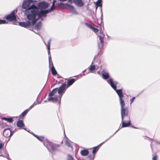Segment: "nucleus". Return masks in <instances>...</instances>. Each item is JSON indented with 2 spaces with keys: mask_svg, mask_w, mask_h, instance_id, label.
Masks as SVG:
<instances>
[{
  "mask_svg": "<svg viewBox=\"0 0 160 160\" xmlns=\"http://www.w3.org/2000/svg\"><path fill=\"white\" fill-rule=\"evenodd\" d=\"M33 135L38 140L43 142L44 145L46 147L48 151L52 154H54L56 152L58 151V148L60 145L56 144L45 139L44 137L41 136H38L33 134Z\"/></svg>",
  "mask_w": 160,
  "mask_h": 160,
  "instance_id": "obj_1",
  "label": "nucleus"
},
{
  "mask_svg": "<svg viewBox=\"0 0 160 160\" xmlns=\"http://www.w3.org/2000/svg\"><path fill=\"white\" fill-rule=\"evenodd\" d=\"M107 82L110 85L111 87L116 91L118 95L120 103L124 102L123 99L124 95L122 92V89H117V86L118 83V82L114 81L112 78H110L109 80H107Z\"/></svg>",
  "mask_w": 160,
  "mask_h": 160,
  "instance_id": "obj_2",
  "label": "nucleus"
},
{
  "mask_svg": "<svg viewBox=\"0 0 160 160\" xmlns=\"http://www.w3.org/2000/svg\"><path fill=\"white\" fill-rule=\"evenodd\" d=\"M32 0H28L24 1L22 5V8L24 9H26L25 11V14H26V13L28 11L31 10L32 9H34L36 7V6L34 4L31 5V3H33Z\"/></svg>",
  "mask_w": 160,
  "mask_h": 160,
  "instance_id": "obj_3",
  "label": "nucleus"
},
{
  "mask_svg": "<svg viewBox=\"0 0 160 160\" xmlns=\"http://www.w3.org/2000/svg\"><path fill=\"white\" fill-rule=\"evenodd\" d=\"M121 106V116L122 121L126 119H129V116L128 115V111L127 108L125 107V103H120Z\"/></svg>",
  "mask_w": 160,
  "mask_h": 160,
  "instance_id": "obj_4",
  "label": "nucleus"
},
{
  "mask_svg": "<svg viewBox=\"0 0 160 160\" xmlns=\"http://www.w3.org/2000/svg\"><path fill=\"white\" fill-rule=\"evenodd\" d=\"M63 82L64 81L62 80H60L57 82V83L58 84L62 83V85L58 89V92L59 94V99L60 100L61 99L62 96L68 88L65 82Z\"/></svg>",
  "mask_w": 160,
  "mask_h": 160,
  "instance_id": "obj_5",
  "label": "nucleus"
},
{
  "mask_svg": "<svg viewBox=\"0 0 160 160\" xmlns=\"http://www.w3.org/2000/svg\"><path fill=\"white\" fill-rule=\"evenodd\" d=\"M36 13H37L36 12L35 8L32 9V10H31V13L28 14L26 13V15H27L28 19L30 21H32L31 22L32 26H34V24L37 20L38 19L36 17L37 16Z\"/></svg>",
  "mask_w": 160,
  "mask_h": 160,
  "instance_id": "obj_6",
  "label": "nucleus"
},
{
  "mask_svg": "<svg viewBox=\"0 0 160 160\" xmlns=\"http://www.w3.org/2000/svg\"><path fill=\"white\" fill-rule=\"evenodd\" d=\"M35 9L38 18H41L42 17H47V14L52 11V8L47 10H39L37 6H36Z\"/></svg>",
  "mask_w": 160,
  "mask_h": 160,
  "instance_id": "obj_7",
  "label": "nucleus"
},
{
  "mask_svg": "<svg viewBox=\"0 0 160 160\" xmlns=\"http://www.w3.org/2000/svg\"><path fill=\"white\" fill-rule=\"evenodd\" d=\"M51 41V39H50L48 41V44H47L44 41V42L45 44L47 46L48 49V52L49 56V66L50 68V70H55V68L53 65L52 61V60L50 54V44Z\"/></svg>",
  "mask_w": 160,
  "mask_h": 160,
  "instance_id": "obj_8",
  "label": "nucleus"
},
{
  "mask_svg": "<svg viewBox=\"0 0 160 160\" xmlns=\"http://www.w3.org/2000/svg\"><path fill=\"white\" fill-rule=\"evenodd\" d=\"M49 3L47 2H45L44 1H42L37 4V6L38 9L44 10L47 9L49 6Z\"/></svg>",
  "mask_w": 160,
  "mask_h": 160,
  "instance_id": "obj_9",
  "label": "nucleus"
},
{
  "mask_svg": "<svg viewBox=\"0 0 160 160\" xmlns=\"http://www.w3.org/2000/svg\"><path fill=\"white\" fill-rule=\"evenodd\" d=\"M15 10L12 11L11 14H10L6 16V19L10 21L16 20V17L15 15Z\"/></svg>",
  "mask_w": 160,
  "mask_h": 160,
  "instance_id": "obj_10",
  "label": "nucleus"
},
{
  "mask_svg": "<svg viewBox=\"0 0 160 160\" xmlns=\"http://www.w3.org/2000/svg\"><path fill=\"white\" fill-rule=\"evenodd\" d=\"M19 25L21 27L26 28L32 27L33 26H32L31 22L28 21L26 22H20L19 23Z\"/></svg>",
  "mask_w": 160,
  "mask_h": 160,
  "instance_id": "obj_11",
  "label": "nucleus"
},
{
  "mask_svg": "<svg viewBox=\"0 0 160 160\" xmlns=\"http://www.w3.org/2000/svg\"><path fill=\"white\" fill-rule=\"evenodd\" d=\"M13 133V132H12L10 129H4L3 132V135L6 138L10 137L12 135Z\"/></svg>",
  "mask_w": 160,
  "mask_h": 160,
  "instance_id": "obj_12",
  "label": "nucleus"
},
{
  "mask_svg": "<svg viewBox=\"0 0 160 160\" xmlns=\"http://www.w3.org/2000/svg\"><path fill=\"white\" fill-rule=\"evenodd\" d=\"M122 127H126L129 126L131 125L130 118L126 119L122 121Z\"/></svg>",
  "mask_w": 160,
  "mask_h": 160,
  "instance_id": "obj_13",
  "label": "nucleus"
},
{
  "mask_svg": "<svg viewBox=\"0 0 160 160\" xmlns=\"http://www.w3.org/2000/svg\"><path fill=\"white\" fill-rule=\"evenodd\" d=\"M110 138H111V137H110L109 138H108V139L106 140L105 141L101 143H100V144H99L97 146L93 147V150H92V152L93 154V156L95 155V154L98 151L100 145L104 143H105Z\"/></svg>",
  "mask_w": 160,
  "mask_h": 160,
  "instance_id": "obj_14",
  "label": "nucleus"
},
{
  "mask_svg": "<svg viewBox=\"0 0 160 160\" xmlns=\"http://www.w3.org/2000/svg\"><path fill=\"white\" fill-rule=\"evenodd\" d=\"M100 42L98 44V49L99 52L100 51L101 48L103 47L104 43L103 38L101 36H98Z\"/></svg>",
  "mask_w": 160,
  "mask_h": 160,
  "instance_id": "obj_15",
  "label": "nucleus"
},
{
  "mask_svg": "<svg viewBox=\"0 0 160 160\" xmlns=\"http://www.w3.org/2000/svg\"><path fill=\"white\" fill-rule=\"evenodd\" d=\"M67 6H68L67 8L69 9L71 11L72 14L75 15L78 14V13L73 6L69 4L67 5Z\"/></svg>",
  "mask_w": 160,
  "mask_h": 160,
  "instance_id": "obj_16",
  "label": "nucleus"
},
{
  "mask_svg": "<svg viewBox=\"0 0 160 160\" xmlns=\"http://www.w3.org/2000/svg\"><path fill=\"white\" fill-rule=\"evenodd\" d=\"M78 79V78H70L68 80L67 84V87L68 88L70 86Z\"/></svg>",
  "mask_w": 160,
  "mask_h": 160,
  "instance_id": "obj_17",
  "label": "nucleus"
},
{
  "mask_svg": "<svg viewBox=\"0 0 160 160\" xmlns=\"http://www.w3.org/2000/svg\"><path fill=\"white\" fill-rule=\"evenodd\" d=\"M73 2L78 7H82L84 5V3L82 0H73Z\"/></svg>",
  "mask_w": 160,
  "mask_h": 160,
  "instance_id": "obj_18",
  "label": "nucleus"
},
{
  "mask_svg": "<svg viewBox=\"0 0 160 160\" xmlns=\"http://www.w3.org/2000/svg\"><path fill=\"white\" fill-rule=\"evenodd\" d=\"M2 155H0V156H2L3 157L7 158L8 160H11L9 158V154L7 153L6 150L3 149V152L1 153Z\"/></svg>",
  "mask_w": 160,
  "mask_h": 160,
  "instance_id": "obj_19",
  "label": "nucleus"
},
{
  "mask_svg": "<svg viewBox=\"0 0 160 160\" xmlns=\"http://www.w3.org/2000/svg\"><path fill=\"white\" fill-rule=\"evenodd\" d=\"M57 5H58V6L61 8H68V6H67V5H69V4H64L63 3L60 2H58L57 3Z\"/></svg>",
  "mask_w": 160,
  "mask_h": 160,
  "instance_id": "obj_20",
  "label": "nucleus"
},
{
  "mask_svg": "<svg viewBox=\"0 0 160 160\" xmlns=\"http://www.w3.org/2000/svg\"><path fill=\"white\" fill-rule=\"evenodd\" d=\"M85 24L88 27L92 30L94 32H98V29L94 28L90 24L87 23H86Z\"/></svg>",
  "mask_w": 160,
  "mask_h": 160,
  "instance_id": "obj_21",
  "label": "nucleus"
},
{
  "mask_svg": "<svg viewBox=\"0 0 160 160\" xmlns=\"http://www.w3.org/2000/svg\"><path fill=\"white\" fill-rule=\"evenodd\" d=\"M59 96H56L54 97H49L48 98V101H52V102H56L58 100V98L59 97Z\"/></svg>",
  "mask_w": 160,
  "mask_h": 160,
  "instance_id": "obj_22",
  "label": "nucleus"
},
{
  "mask_svg": "<svg viewBox=\"0 0 160 160\" xmlns=\"http://www.w3.org/2000/svg\"><path fill=\"white\" fill-rule=\"evenodd\" d=\"M17 125L18 127L22 128L24 126V124L23 123V121L22 120L18 121L17 122Z\"/></svg>",
  "mask_w": 160,
  "mask_h": 160,
  "instance_id": "obj_23",
  "label": "nucleus"
},
{
  "mask_svg": "<svg viewBox=\"0 0 160 160\" xmlns=\"http://www.w3.org/2000/svg\"><path fill=\"white\" fill-rule=\"evenodd\" d=\"M58 88H56L53 89V90L51 92L48 94V97H52L54 95L58 92Z\"/></svg>",
  "mask_w": 160,
  "mask_h": 160,
  "instance_id": "obj_24",
  "label": "nucleus"
},
{
  "mask_svg": "<svg viewBox=\"0 0 160 160\" xmlns=\"http://www.w3.org/2000/svg\"><path fill=\"white\" fill-rule=\"evenodd\" d=\"M52 73L53 76H57V78H60L61 79L60 80H62V79H63V78H62L58 74L57 71H51Z\"/></svg>",
  "mask_w": 160,
  "mask_h": 160,
  "instance_id": "obj_25",
  "label": "nucleus"
},
{
  "mask_svg": "<svg viewBox=\"0 0 160 160\" xmlns=\"http://www.w3.org/2000/svg\"><path fill=\"white\" fill-rule=\"evenodd\" d=\"M103 78L104 79H107L109 78V74L108 72H104L102 73Z\"/></svg>",
  "mask_w": 160,
  "mask_h": 160,
  "instance_id": "obj_26",
  "label": "nucleus"
},
{
  "mask_svg": "<svg viewBox=\"0 0 160 160\" xmlns=\"http://www.w3.org/2000/svg\"><path fill=\"white\" fill-rule=\"evenodd\" d=\"M80 153L82 155L86 156L88 155L89 153L88 151V150H83L81 151Z\"/></svg>",
  "mask_w": 160,
  "mask_h": 160,
  "instance_id": "obj_27",
  "label": "nucleus"
},
{
  "mask_svg": "<svg viewBox=\"0 0 160 160\" xmlns=\"http://www.w3.org/2000/svg\"><path fill=\"white\" fill-rule=\"evenodd\" d=\"M65 145L68 146V147H70L72 149V150L73 148L72 146L71 145L70 141L68 139H67L65 141Z\"/></svg>",
  "mask_w": 160,
  "mask_h": 160,
  "instance_id": "obj_28",
  "label": "nucleus"
},
{
  "mask_svg": "<svg viewBox=\"0 0 160 160\" xmlns=\"http://www.w3.org/2000/svg\"><path fill=\"white\" fill-rule=\"evenodd\" d=\"M35 27L37 30L40 29L41 27V22H38L35 25Z\"/></svg>",
  "mask_w": 160,
  "mask_h": 160,
  "instance_id": "obj_29",
  "label": "nucleus"
},
{
  "mask_svg": "<svg viewBox=\"0 0 160 160\" xmlns=\"http://www.w3.org/2000/svg\"><path fill=\"white\" fill-rule=\"evenodd\" d=\"M96 9H97V8L98 7H101L102 6V4L101 3V0H98L96 2Z\"/></svg>",
  "mask_w": 160,
  "mask_h": 160,
  "instance_id": "obj_30",
  "label": "nucleus"
},
{
  "mask_svg": "<svg viewBox=\"0 0 160 160\" xmlns=\"http://www.w3.org/2000/svg\"><path fill=\"white\" fill-rule=\"evenodd\" d=\"M29 111V109H27V110L23 112L21 114V115L23 117L25 116L26 114L28 113V111Z\"/></svg>",
  "mask_w": 160,
  "mask_h": 160,
  "instance_id": "obj_31",
  "label": "nucleus"
},
{
  "mask_svg": "<svg viewBox=\"0 0 160 160\" xmlns=\"http://www.w3.org/2000/svg\"><path fill=\"white\" fill-rule=\"evenodd\" d=\"M86 71H83L81 73H80L79 75H78V78H80L83 76H84L85 75V73Z\"/></svg>",
  "mask_w": 160,
  "mask_h": 160,
  "instance_id": "obj_32",
  "label": "nucleus"
},
{
  "mask_svg": "<svg viewBox=\"0 0 160 160\" xmlns=\"http://www.w3.org/2000/svg\"><path fill=\"white\" fill-rule=\"evenodd\" d=\"M95 65H91L88 70H95Z\"/></svg>",
  "mask_w": 160,
  "mask_h": 160,
  "instance_id": "obj_33",
  "label": "nucleus"
},
{
  "mask_svg": "<svg viewBox=\"0 0 160 160\" xmlns=\"http://www.w3.org/2000/svg\"><path fill=\"white\" fill-rule=\"evenodd\" d=\"M13 117L8 118L7 121L9 122H12L13 121Z\"/></svg>",
  "mask_w": 160,
  "mask_h": 160,
  "instance_id": "obj_34",
  "label": "nucleus"
},
{
  "mask_svg": "<svg viewBox=\"0 0 160 160\" xmlns=\"http://www.w3.org/2000/svg\"><path fill=\"white\" fill-rule=\"evenodd\" d=\"M99 53L97 55H95L94 56V61L93 62H92V63L93 62H94L96 61H97V60H98V56L99 55Z\"/></svg>",
  "mask_w": 160,
  "mask_h": 160,
  "instance_id": "obj_35",
  "label": "nucleus"
},
{
  "mask_svg": "<svg viewBox=\"0 0 160 160\" xmlns=\"http://www.w3.org/2000/svg\"><path fill=\"white\" fill-rule=\"evenodd\" d=\"M56 1L55 0H54L53 2H52V7L50 8H52V10H53L55 8L54 5H55V3L56 2Z\"/></svg>",
  "mask_w": 160,
  "mask_h": 160,
  "instance_id": "obj_36",
  "label": "nucleus"
},
{
  "mask_svg": "<svg viewBox=\"0 0 160 160\" xmlns=\"http://www.w3.org/2000/svg\"><path fill=\"white\" fill-rule=\"evenodd\" d=\"M73 157L70 155H68V156L67 160H73Z\"/></svg>",
  "mask_w": 160,
  "mask_h": 160,
  "instance_id": "obj_37",
  "label": "nucleus"
},
{
  "mask_svg": "<svg viewBox=\"0 0 160 160\" xmlns=\"http://www.w3.org/2000/svg\"><path fill=\"white\" fill-rule=\"evenodd\" d=\"M6 23V21L3 20H0V24H5Z\"/></svg>",
  "mask_w": 160,
  "mask_h": 160,
  "instance_id": "obj_38",
  "label": "nucleus"
},
{
  "mask_svg": "<svg viewBox=\"0 0 160 160\" xmlns=\"http://www.w3.org/2000/svg\"><path fill=\"white\" fill-rule=\"evenodd\" d=\"M94 156L93 155V156H92V155H89L88 157V158L89 159H90L91 160H93V157H94Z\"/></svg>",
  "mask_w": 160,
  "mask_h": 160,
  "instance_id": "obj_39",
  "label": "nucleus"
},
{
  "mask_svg": "<svg viewBox=\"0 0 160 160\" xmlns=\"http://www.w3.org/2000/svg\"><path fill=\"white\" fill-rule=\"evenodd\" d=\"M90 72L92 73H96V71H89L88 72H86V74H87Z\"/></svg>",
  "mask_w": 160,
  "mask_h": 160,
  "instance_id": "obj_40",
  "label": "nucleus"
},
{
  "mask_svg": "<svg viewBox=\"0 0 160 160\" xmlns=\"http://www.w3.org/2000/svg\"><path fill=\"white\" fill-rule=\"evenodd\" d=\"M135 97H133L132 98H131L130 99V103L131 104L132 103L134 100L135 99Z\"/></svg>",
  "mask_w": 160,
  "mask_h": 160,
  "instance_id": "obj_41",
  "label": "nucleus"
},
{
  "mask_svg": "<svg viewBox=\"0 0 160 160\" xmlns=\"http://www.w3.org/2000/svg\"><path fill=\"white\" fill-rule=\"evenodd\" d=\"M41 103V102H35L33 104V105L34 106H35L36 105L38 104H40V103Z\"/></svg>",
  "mask_w": 160,
  "mask_h": 160,
  "instance_id": "obj_42",
  "label": "nucleus"
},
{
  "mask_svg": "<svg viewBox=\"0 0 160 160\" xmlns=\"http://www.w3.org/2000/svg\"><path fill=\"white\" fill-rule=\"evenodd\" d=\"M97 72L98 74L99 75L102 74V73L103 72H101V71H97Z\"/></svg>",
  "mask_w": 160,
  "mask_h": 160,
  "instance_id": "obj_43",
  "label": "nucleus"
},
{
  "mask_svg": "<svg viewBox=\"0 0 160 160\" xmlns=\"http://www.w3.org/2000/svg\"><path fill=\"white\" fill-rule=\"evenodd\" d=\"M122 128V126L121 127L119 126V127L118 129L113 134L112 136H111L110 137H111V138L112 136H113L114 134H115L116 133V132H118V131L120 129Z\"/></svg>",
  "mask_w": 160,
  "mask_h": 160,
  "instance_id": "obj_44",
  "label": "nucleus"
},
{
  "mask_svg": "<svg viewBox=\"0 0 160 160\" xmlns=\"http://www.w3.org/2000/svg\"><path fill=\"white\" fill-rule=\"evenodd\" d=\"M157 156L156 155L153 156L152 158V160H157Z\"/></svg>",
  "mask_w": 160,
  "mask_h": 160,
  "instance_id": "obj_45",
  "label": "nucleus"
},
{
  "mask_svg": "<svg viewBox=\"0 0 160 160\" xmlns=\"http://www.w3.org/2000/svg\"><path fill=\"white\" fill-rule=\"evenodd\" d=\"M7 118H5V117H2V118H2V120H5V121H7Z\"/></svg>",
  "mask_w": 160,
  "mask_h": 160,
  "instance_id": "obj_46",
  "label": "nucleus"
},
{
  "mask_svg": "<svg viewBox=\"0 0 160 160\" xmlns=\"http://www.w3.org/2000/svg\"><path fill=\"white\" fill-rule=\"evenodd\" d=\"M34 106V105H31L30 107V108H28V109H29V110L31 109L32 108H33Z\"/></svg>",
  "mask_w": 160,
  "mask_h": 160,
  "instance_id": "obj_47",
  "label": "nucleus"
},
{
  "mask_svg": "<svg viewBox=\"0 0 160 160\" xmlns=\"http://www.w3.org/2000/svg\"><path fill=\"white\" fill-rule=\"evenodd\" d=\"M2 146H3L2 143H0V149H1L2 148Z\"/></svg>",
  "mask_w": 160,
  "mask_h": 160,
  "instance_id": "obj_48",
  "label": "nucleus"
},
{
  "mask_svg": "<svg viewBox=\"0 0 160 160\" xmlns=\"http://www.w3.org/2000/svg\"><path fill=\"white\" fill-rule=\"evenodd\" d=\"M59 0L62 2H65V1H67V0Z\"/></svg>",
  "mask_w": 160,
  "mask_h": 160,
  "instance_id": "obj_49",
  "label": "nucleus"
},
{
  "mask_svg": "<svg viewBox=\"0 0 160 160\" xmlns=\"http://www.w3.org/2000/svg\"><path fill=\"white\" fill-rule=\"evenodd\" d=\"M24 130H26V131H27V129H26V128H24ZM27 131L28 132V131H27Z\"/></svg>",
  "mask_w": 160,
  "mask_h": 160,
  "instance_id": "obj_50",
  "label": "nucleus"
},
{
  "mask_svg": "<svg viewBox=\"0 0 160 160\" xmlns=\"http://www.w3.org/2000/svg\"><path fill=\"white\" fill-rule=\"evenodd\" d=\"M72 1V0H69V1Z\"/></svg>",
  "mask_w": 160,
  "mask_h": 160,
  "instance_id": "obj_51",
  "label": "nucleus"
},
{
  "mask_svg": "<svg viewBox=\"0 0 160 160\" xmlns=\"http://www.w3.org/2000/svg\"><path fill=\"white\" fill-rule=\"evenodd\" d=\"M45 102H46V100L45 101Z\"/></svg>",
  "mask_w": 160,
  "mask_h": 160,
  "instance_id": "obj_52",
  "label": "nucleus"
},
{
  "mask_svg": "<svg viewBox=\"0 0 160 160\" xmlns=\"http://www.w3.org/2000/svg\"><path fill=\"white\" fill-rule=\"evenodd\" d=\"M64 133H65L64 130Z\"/></svg>",
  "mask_w": 160,
  "mask_h": 160,
  "instance_id": "obj_53",
  "label": "nucleus"
},
{
  "mask_svg": "<svg viewBox=\"0 0 160 160\" xmlns=\"http://www.w3.org/2000/svg\"><path fill=\"white\" fill-rule=\"evenodd\" d=\"M41 19L42 20H43V19Z\"/></svg>",
  "mask_w": 160,
  "mask_h": 160,
  "instance_id": "obj_54",
  "label": "nucleus"
}]
</instances>
